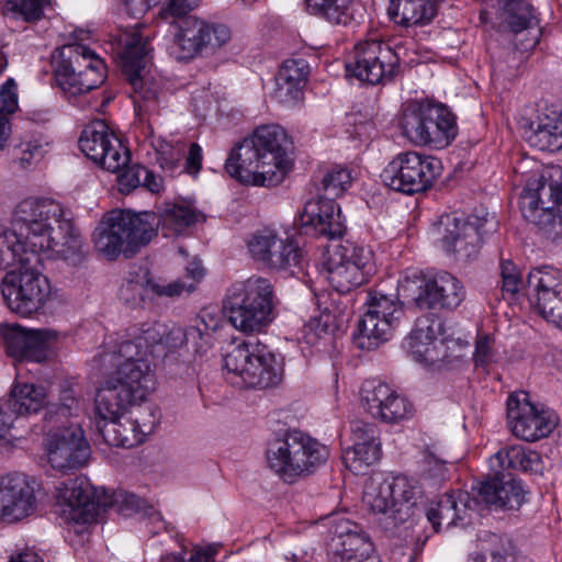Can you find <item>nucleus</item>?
Here are the masks:
<instances>
[{
  "label": "nucleus",
  "instance_id": "obj_1",
  "mask_svg": "<svg viewBox=\"0 0 562 562\" xmlns=\"http://www.w3.org/2000/svg\"><path fill=\"white\" fill-rule=\"evenodd\" d=\"M446 477L445 462L427 457L419 480L406 475L391 480L371 477L362 499L374 522L385 532L396 535L413 526L415 517L424 512L427 495L437 491Z\"/></svg>",
  "mask_w": 562,
  "mask_h": 562
},
{
  "label": "nucleus",
  "instance_id": "obj_2",
  "mask_svg": "<svg viewBox=\"0 0 562 562\" xmlns=\"http://www.w3.org/2000/svg\"><path fill=\"white\" fill-rule=\"evenodd\" d=\"M69 215L70 212L56 200L26 198L13 209L11 223L33 257L53 251L76 263L83 256V239Z\"/></svg>",
  "mask_w": 562,
  "mask_h": 562
},
{
  "label": "nucleus",
  "instance_id": "obj_3",
  "mask_svg": "<svg viewBox=\"0 0 562 562\" xmlns=\"http://www.w3.org/2000/svg\"><path fill=\"white\" fill-rule=\"evenodd\" d=\"M285 143L286 133L280 125L258 126L232 148L225 170L244 184L278 186L290 170Z\"/></svg>",
  "mask_w": 562,
  "mask_h": 562
},
{
  "label": "nucleus",
  "instance_id": "obj_4",
  "mask_svg": "<svg viewBox=\"0 0 562 562\" xmlns=\"http://www.w3.org/2000/svg\"><path fill=\"white\" fill-rule=\"evenodd\" d=\"M520 211L552 241H562V169L543 168L530 177L520 194Z\"/></svg>",
  "mask_w": 562,
  "mask_h": 562
},
{
  "label": "nucleus",
  "instance_id": "obj_5",
  "mask_svg": "<svg viewBox=\"0 0 562 562\" xmlns=\"http://www.w3.org/2000/svg\"><path fill=\"white\" fill-rule=\"evenodd\" d=\"M327 458V447L300 430L276 437L266 450L268 468L286 483L313 474Z\"/></svg>",
  "mask_w": 562,
  "mask_h": 562
},
{
  "label": "nucleus",
  "instance_id": "obj_6",
  "mask_svg": "<svg viewBox=\"0 0 562 562\" xmlns=\"http://www.w3.org/2000/svg\"><path fill=\"white\" fill-rule=\"evenodd\" d=\"M272 299L273 290L269 280L249 278L228 289L224 310L236 329L246 334L261 333L274 318Z\"/></svg>",
  "mask_w": 562,
  "mask_h": 562
},
{
  "label": "nucleus",
  "instance_id": "obj_7",
  "mask_svg": "<svg viewBox=\"0 0 562 562\" xmlns=\"http://www.w3.org/2000/svg\"><path fill=\"white\" fill-rule=\"evenodd\" d=\"M146 27L136 25L124 30L117 37L121 68L134 90V103L144 111H156L161 85L145 75L151 46Z\"/></svg>",
  "mask_w": 562,
  "mask_h": 562
},
{
  "label": "nucleus",
  "instance_id": "obj_8",
  "mask_svg": "<svg viewBox=\"0 0 562 562\" xmlns=\"http://www.w3.org/2000/svg\"><path fill=\"white\" fill-rule=\"evenodd\" d=\"M151 215L113 210L106 213L93 233V243L99 252L110 260L121 252L132 257L153 239Z\"/></svg>",
  "mask_w": 562,
  "mask_h": 562
},
{
  "label": "nucleus",
  "instance_id": "obj_9",
  "mask_svg": "<svg viewBox=\"0 0 562 562\" xmlns=\"http://www.w3.org/2000/svg\"><path fill=\"white\" fill-rule=\"evenodd\" d=\"M52 65L57 86L69 99L98 88L105 80L104 61L82 44L69 43L55 49Z\"/></svg>",
  "mask_w": 562,
  "mask_h": 562
},
{
  "label": "nucleus",
  "instance_id": "obj_10",
  "mask_svg": "<svg viewBox=\"0 0 562 562\" xmlns=\"http://www.w3.org/2000/svg\"><path fill=\"white\" fill-rule=\"evenodd\" d=\"M402 134L416 146L448 147L458 135L456 115L443 104L413 103L403 112Z\"/></svg>",
  "mask_w": 562,
  "mask_h": 562
},
{
  "label": "nucleus",
  "instance_id": "obj_11",
  "mask_svg": "<svg viewBox=\"0 0 562 562\" xmlns=\"http://www.w3.org/2000/svg\"><path fill=\"white\" fill-rule=\"evenodd\" d=\"M465 346L461 339L448 337L442 322L432 315L417 318L405 340V348L414 361L438 369L461 361Z\"/></svg>",
  "mask_w": 562,
  "mask_h": 562
},
{
  "label": "nucleus",
  "instance_id": "obj_12",
  "mask_svg": "<svg viewBox=\"0 0 562 562\" xmlns=\"http://www.w3.org/2000/svg\"><path fill=\"white\" fill-rule=\"evenodd\" d=\"M442 248L456 260L477 258L484 240L497 232L498 221L485 209H476L467 217L445 215L440 217Z\"/></svg>",
  "mask_w": 562,
  "mask_h": 562
},
{
  "label": "nucleus",
  "instance_id": "obj_13",
  "mask_svg": "<svg viewBox=\"0 0 562 562\" xmlns=\"http://www.w3.org/2000/svg\"><path fill=\"white\" fill-rule=\"evenodd\" d=\"M397 291L420 310L456 308L465 297L461 281L447 271L413 272L400 281Z\"/></svg>",
  "mask_w": 562,
  "mask_h": 562
},
{
  "label": "nucleus",
  "instance_id": "obj_14",
  "mask_svg": "<svg viewBox=\"0 0 562 562\" xmlns=\"http://www.w3.org/2000/svg\"><path fill=\"white\" fill-rule=\"evenodd\" d=\"M224 368L249 387H271L281 381V366L269 347L257 338L234 346L224 356Z\"/></svg>",
  "mask_w": 562,
  "mask_h": 562
},
{
  "label": "nucleus",
  "instance_id": "obj_15",
  "mask_svg": "<svg viewBox=\"0 0 562 562\" xmlns=\"http://www.w3.org/2000/svg\"><path fill=\"white\" fill-rule=\"evenodd\" d=\"M35 263L9 271L0 289L5 305L21 316H31L44 308L52 294L49 280Z\"/></svg>",
  "mask_w": 562,
  "mask_h": 562
},
{
  "label": "nucleus",
  "instance_id": "obj_16",
  "mask_svg": "<svg viewBox=\"0 0 562 562\" xmlns=\"http://www.w3.org/2000/svg\"><path fill=\"white\" fill-rule=\"evenodd\" d=\"M440 172L441 162L436 157L404 151L386 165L381 177L392 190L414 194L429 189Z\"/></svg>",
  "mask_w": 562,
  "mask_h": 562
},
{
  "label": "nucleus",
  "instance_id": "obj_17",
  "mask_svg": "<svg viewBox=\"0 0 562 562\" xmlns=\"http://www.w3.org/2000/svg\"><path fill=\"white\" fill-rule=\"evenodd\" d=\"M405 48L394 47L380 41H364L355 46L353 61L346 65L348 74L370 85L391 81L400 71Z\"/></svg>",
  "mask_w": 562,
  "mask_h": 562
},
{
  "label": "nucleus",
  "instance_id": "obj_18",
  "mask_svg": "<svg viewBox=\"0 0 562 562\" xmlns=\"http://www.w3.org/2000/svg\"><path fill=\"white\" fill-rule=\"evenodd\" d=\"M177 32L169 46V54L177 60H189L214 53L231 38L226 25L209 23L189 15L177 23Z\"/></svg>",
  "mask_w": 562,
  "mask_h": 562
},
{
  "label": "nucleus",
  "instance_id": "obj_19",
  "mask_svg": "<svg viewBox=\"0 0 562 562\" xmlns=\"http://www.w3.org/2000/svg\"><path fill=\"white\" fill-rule=\"evenodd\" d=\"M373 270L371 250L349 240L336 246L326 261L327 280L339 293L368 282Z\"/></svg>",
  "mask_w": 562,
  "mask_h": 562
},
{
  "label": "nucleus",
  "instance_id": "obj_20",
  "mask_svg": "<svg viewBox=\"0 0 562 562\" xmlns=\"http://www.w3.org/2000/svg\"><path fill=\"white\" fill-rule=\"evenodd\" d=\"M403 314L400 303L385 294L375 292L370 295L368 310L358 322V331L355 335L361 349H375L386 341Z\"/></svg>",
  "mask_w": 562,
  "mask_h": 562
},
{
  "label": "nucleus",
  "instance_id": "obj_21",
  "mask_svg": "<svg viewBox=\"0 0 562 562\" xmlns=\"http://www.w3.org/2000/svg\"><path fill=\"white\" fill-rule=\"evenodd\" d=\"M56 490L59 515L67 524H91L100 514V509L108 506L105 501L98 497L95 488L85 476L68 480Z\"/></svg>",
  "mask_w": 562,
  "mask_h": 562
},
{
  "label": "nucleus",
  "instance_id": "obj_22",
  "mask_svg": "<svg viewBox=\"0 0 562 562\" xmlns=\"http://www.w3.org/2000/svg\"><path fill=\"white\" fill-rule=\"evenodd\" d=\"M79 147L88 158L110 172L122 171L131 158L130 150L102 121L93 122L82 131Z\"/></svg>",
  "mask_w": 562,
  "mask_h": 562
},
{
  "label": "nucleus",
  "instance_id": "obj_23",
  "mask_svg": "<svg viewBox=\"0 0 562 562\" xmlns=\"http://www.w3.org/2000/svg\"><path fill=\"white\" fill-rule=\"evenodd\" d=\"M507 422L515 437L530 442L549 436L555 427L554 416L532 404L525 391L508 396Z\"/></svg>",
  "mask_w": 562,
  "mask_h": 562
},
{
  "label": "nucleus",
  "instance_id": "obj_24",
  "mask_svg": "<svg viewBox=\"0 0 562 562\" xmlns=\"http://www.w3.org/2000/svg\"><path fill=\"white\" fill-rule=\"evenodd\" d=\"M527 285L539 315L562 330V270L552 266L535 268L527 277Z\"/></svg>",
  "mask_w": 562,
  "mask_h": 562
},
{
  "label": "nucleus",
  "instance_id": "obj_25",
  "mask_svg": "<svg viewBox=\"0 0 562 562\" xmlns=\"http://www.w3.org/2000/svg\"><path fill=\"white\" fill-rule=\"evenodd\" d=\"M5 352L15 360L44 362L54 352L57 335L48 329H27L20 325H1Z\"/></svg>",
  "mask_w": 562,
  "mask_h": 562
},
{
  "label": "nucleus",
  "instance_id": "obj_26",
  "mask_svg": "<svg viewBox=\"0 0 562 562\" xmlns=\"http://www.w3.org/2000/svg\"><path fill=\"white\" fill-rule=\"evenodd\" d=\"M247 246L257 262L272 270H289L302 259V250L293 238H282L271 229L255 233Z\"/></svg>",
  "mask_w": 562,
  "mask_h": 562
},
{
  "label": "nucleus",
  "instance_id": "obj_27",
  "mask_svg": "<svg viewBox=\"0 0 562 562\" xmlns=\"http://www.w3.org/2000/svg\"><path fill=\"white\" fill-rule=\"evenodd\" d=\"M122 361L117 364L115 375L112 379L120 383L128 395L136 403L146 398L155 390L156 380L148 358L137 356V351L132 345L117 347L114 351Z\"/></svg>",
  "mask_w": 562,
  "mask_h": 562
},
{
  "label": "nucleus",
  "instance_id": "obj_28",
  "mask_svg": "<svg viewBox=\"0 0 562 562\" xmlns=\"http://www.w3.org/2000/svg\"><path fill=\"white\" fill-rule=\"evenodd\" d=\"M361 403L374 419L387 424L398 423L413 414L411 402L383 382L366 381L361 387Z\"/></svg>",
  "mask_w": 562,
  "mask_h": 562
},
{
  "label": "nucleus",
  "instance_id": "obj_29",
  "mask_svg": "<svg viewBox=\"0 0 562 562\" xmlns=\"http://www.w3.org/2000/svg\"><path fill=\"white\" fill-rule=\"evenodd\" d=\"M37 507L34 487L27 476L11 473L0 476V520L16 522L33 515Z\"/></svg>",
  "mask_w": 562,
  "mask_h": 562
},
{
  "label": "nucleus",
  "instance_id": "obj_30",
  "mask_svg": "<svg viewBox=\"0 0 562 562\" xmlns=\"http://www.w3.org/2000/svg\"><path fill=\"white\" fill-rule=\"evenodd\" d=\"M46 451L49 464L60 471L85 465L91 452L80 427L52 434L47 439Z\"/></svg>",
  "mask_w": 562,
  "mask_h": 562
},
{
  "label": "nucleus",
  "instance_id": "obj_31",
  "mask_svg": "<svg viewBox=\"0 0 562 562\" xmlns=\"http://www.w3.org/2000/svg\"><path fill=\"white\" fill-rule=\"evenodd\" d=\"M329 559L375 555L374 546L363 528L346 517L330 519Z\"/></svg>",
  "mask_w": 562,
  "mask_h": 562
},
{
  "label": "nucleus",
  "instance_id": "obj_32",
  "mask_svg": "<svg viewBox=\"0 0 562 562\" xmlns=\"http://www.w3.org/2000/svg\"><path fill=\"white\" fill-rule=\"evenodd\" d=\"M301 221L307 233L328 239L340 238L346 231L340 207L333 198L306 202Z\"/></svg>",
  "mask_w": 562,
  "mask_h": 562
},
{
  "label": "nucleus",
  "instance_id": "obj_33",
  "mask_svg": "<svg viewBox=\"0 0 562 562\" xmlns=\"http://www.w3.org/2000/svg\"><path fill=\"white\" fill-rule=\"evenodd\" d=\"M471 499L468 493L454 492L442 495L435 506L426 510L427 520L432 525L435 531L441 526L446 528L465 526L471 520Z\"/></svg>",
  "mask_w": 562,
  "mask_h": 562
},
{
  "label": "nucleus",
  "instance_id": "obj_34",
  "mask_svg": "<svg viewBox=\"0 0 562 562\" xmlns=\"http://www.w3.org/2000/svg\"><path fill=\"white\" fill-rule=\"evenodd\" d=\"M477 497L487 506L513 510L524 504L526 493L520 481L512 477L506 480L505 475L495 474L480 484Z\"/></svg>",
  "mask_w": 562,
  "mask_h": 562
},
{
  "label": "nucleus",
  "instance_id": "obj_35",
  "mask_svg": "<svg viewBox=\"0 0 562 562\" xmlns=\"http://www.w3.org/2000/svg\"><path fill=\"white\" fill-rule=\"evenodd\" d=\"M151 215L153 238L160 229L164 237H173L184 234L193 226L200 214L192 207L183 204H166L158 214L146 212Z\"/></svg>",
  "mask_w": 562,
  "mask_h": 562
},
{
  "label": "nucleus",
  "instance_id": "obj_36",
  "mask_svg": "<svg viewBox=\"0 0 562 562\" xmlns=\"http://www.w3.org/2000/svg\"><path fill=\"white\" fill-rule=\"evenodd\" d=\"M136 404L120 383L110 378L97 390L94 412L100 420L108 422L122 417L128 407Z\"/></svg>",
  "mask_w": 562,
  "mask_h": 562
},
{
  "label": "nucleus",
  "instance_id": "obj_37",
  "mask_svg": "<svg viewBox=\"0 0 562 562\" xmlns=\"http://www.w3.org/2000/svg\"><path fill=\"white\" fill-rule=\"evenodd\" d=\"M494 26L501 32L520 33L538 25V19L527 0H499Z\"/></svg>",
  "mask_w": 562,
  "mask_h": 562
},
{
  "label": "nucleus",
  "instance_id": "obj_38",
  "mask_svg": "<svg viewBox=\"0 0 562 562\" xmlns=\"http://www.w3.org/2000/svg\"><path fill=\"white\" fill-rule=\"evenodd\" d=\"M526 139L539 150L562 149V111L539 116L536 126L526 132Z\"/></svg>",
  "mask_w": 562,
  "mask_h": 562
},
{
  "label": "nucleus",
  "instance_id": "obj_39",
  "mask_svg": "<svg viewBox=\"0 0 562 562\" xmlns=\"http://www.w3.org/2000/svg\"><path fill=\"white\" fill-rule=\"evenodd\" d=\"M48 403L46 389L27 382H15L7 405L15 415L25 416L38 413Z\"/></svg>",
  "mask_w": 562,
  "mask_h": 562
},
{
  "label": "nucleus",
  "instance_id": "obj_40",
  "mask_svg": "<svg viewBox=\"0 0 562 562\" xmlns=\"http://www.w3.org/2000/svg\"><path fill=\"white\" fill-rule=\"evenodd\" d=\"M389 15L404 26L430 22L437 13L436 0H391Z\"/></svg>",
  "mask_w": 562,
  "mask_h": 562
},
{
  "label": "nucleus",
  "instance_id": "obj_41",
  "mask_svg": "<svg viewBox=\"0 0 562 562\" xmlns=\"http://www.w3.org/2000/svg\"><path fill=\"white\" fill-rule=\"evenodd\" d=\"M42 259L30 254V248L24 246V239L18 229L0 226V269L14 266L24 267L32 263L38 265Z\"/></svg>",
  "mask_w": 562,
  "mask_h": 562
},
{
  "label": "nucleus",
  "instance_id": "obj_42",
  "mask_svg": "<svg viewBox=\"0 0 562 562\" xmlns=\"http://www.w3.org/2000/svg\"><path fill=\"white\" fill-rule=\"evenodd\" d=\"M494 459L504 470L533 474L541 473L543 470L541 456L522 445L506 446L494 454Z\"/></svg>",
  "mask_w": 562,
  "mask_h": 562
},
{
  "label": "nucleus",
  "instance_id": "obj_43",
  "mask_svg": "<svg viewBox=\"0 0 562 562\" xmlns=\"http://www.w3.org/2000/svg\"><path fill=\"white\" fill-rule=\"evenodd\" d=\"M168 333V326L159 322L144 323L140 327H135L128 331L119 347L132 345L137 351V356L148 358L156 349L161 350L165 335Z\"/></svg>",
  "mask_w": 562,
  "mask_h": 562
},
{
  "label": "nucleus",
  "instance_id": "obj_44",
  "mask_svg": "<svg viewBox=\"0 0 562 562\" xmlns=\"http://www.w3.org/2000/svg\"><path fill=\"white\" fill-rule=\"evenodd\" d=\"M98 429L102 434L104 440L111 445L123 448H132L144 441V436L136 428L132 418H114L113 420L98 423Z\"/></svg>",
  "mask_w": 562,
  "mask_h": 562
},
{
  "label": "nucleus",
  "instance_id": "obj_45",
  "mask_svg": "<svg viewBox=\"0 0 562 562\" xmlns=\"http://www.w3.org/2000/svg\"><path fill=\"white\" fill-rule=\"evenodd\" d=\"M352 0H305L310 14L324 19L330 24L346 25L351 14L349 5Z\"/></svg>",
  "mask_w": 562,
  "mask_h": 562
},
{
  "label": "nucleus",
  "instance_id": "obj_46",
  "mask_svg": "<svg viewBox=\"0 0 562 562\" xmlns=\"http://www.w3.org/2000/svg\"><path fill=\"white\" fill-rule=\"evenodd\" d=\"M380 457V443H352L344 451L342 461L351 472L360 474Z\"/></svg>",
  "mask_w": 562,
  "mask_h": 562
},
{
  "label": "nucleus",
  "instance_id": "obj_47",
  "mask_svg": "<svg viewBox=\"0 0 562 562\" xmlns=\"http://www.w3.org/2000/svg\"><path fill=\"white\" fill-rule=\"evenodd\" d=\"M48 3L49 0H7L4 12L14 19L34 22L43 16V10Z\"/></svg>",
  "mask_w": 562,
  "mask_h": 562
},
{
  "label": "nucleus",
  "instance_id": "obj_48",
  "mask_svg": "<svg viewBox=\"0 0 562 562\" xmlns=\"http://www.w3.org/2000/svg\"><path fill=\"white\" fill-rule=\"evenodd\" d=\"M18 109L16 83L8 79L0 88V149L9 136V124L3 113H13Z\"/></svg>",
  "mask_w": 562,
  "mask_h": 562
},
{
  "label": "nucleus",
  "instance_id": "obj_49",
  "mask_svg": "<svg viewBox=\"0 0 562 562\" xmlns=\"http://www.w3.org/2000/svg\"><path fill=\"white\" fill-rule=\"evenodd\" d=\"M353 178L351 171L339 166L329 169L322 179V187L327 198L342 194L351 186Z\"/></svg>",
  "mask_w": 562,
  "mask_h": 562
},
{
  "label": "nucleus",
  "instance_id": "obj_50",
  "mask_svg": "<svg viewBox=\"0 0 562 562\" xmlns=\"http://www.w3.org/2000/svg\"><path fill=\"white\" fill-rule=\"evenodd\" d=\"M488 547L482 553V562H513L515 548L510 540L497 536L488 535Z\"/></svg>",
  "mask_w": 562,
  "mask_h": 562
},
{
  "label": "nucleus",
  "instance_id": "obj_51",
  "mask_svg": "<svg viewBox=\"0 0 562 562\" xmlns=\"http://www.w3.org/2000/svg\"><path fill=\"white\" fill-rule=\"evenodd\" d=\"M113 505L116 507L119 514L125 517H130L135 514L144 516L145 508L149 507L144 499L125 491H119L113 494Z\"/></svg>",
  "mask_w": 562,
  "mask_h": 562
},
{
  "label": "nucleus",
  "instance_id": "obj_52",
  "mask_svg": "<svg viewBox=\"0 0 562 562\" xmlns=\"http://www.w3.org/2000/svg\"><path fill=\"white\" fill-rule=\"evenodd\" d=\"M502 291L510 296L519 292L524 284L521 271L512 260H502L499 265Z\"/></svg>",
  "mask_w": 562,
  "mask_h": 562
},
{
  "label": "nucleus",
  "instance_id": "obj_53",
  "mask_svg": "<svg viewBox=\"0 0 562 562\" xmlns=\"http://www.w3.org/2000/svg\"><path fill=\"white\" fill-rule=\"evenodd\" d=\"M307 77V64L304 59H289L280 67L276 78L303 87Z\"/></svg>",
  "mask_w": 562,
  "mask_h": 562
},
{
  "label": "nucleus",
  "instance_id": "obj_54",
  "mask_svg": "<svg viewBox=\"0 0 562 562\" xmlns=\"http://www.w3.org/2000/svg\"><path fill=\"white\" fill-rule=\"evenodd\" d=\"M134 415L135 417L132 420L144 437L154 431L159 420L158 409L151 404L138 406Z\"/></svg>",
  "mask_w": 562,
  "mask_h": 562
},
{
  "label": "nucleus",
  "instance_id": "obj_55",
  "mask_svg": "<svg viewBox=\"0 0 562 562\" xmlns=\"http://www.w3.org/2000/svg\"><path fill=\"white\" fill-rule=\"evenodd\" d=\"M350 430L353 443H380L379 430L373 424L355 420L350 424Z\"/></svg>",
  "mask_w": 562,
  "mask_h": 562
},
{
  "label": "nucleus",
  "instance_id": "obj_56",
  "mask_svg": "<svg viewBox=\"0 0 562 562\" xmlns=\"http://www.w3.org/2000/svg\"><path fill=\"white\" fill-rule=\"evenodd\" d=\"M60 413L64 416H70L76 414L82 405V398L79 390L72 385L66 384L61 387L59 394Z\"/></svg>",
  "mask_w": 562,
  "mask_h": 562
},
{
  "label": "nucleus",
  "instance_id": "obj_57",
  "mask_svg": "<svg viewBox=\"0 0 562 562\" xmlns=\"http://www.w3.org/2000/svg\"><path fill=\"white\" fill-rule=\"evenodd\" d=\"M145 173L146 168L138 165L124 169L117 177L120 191L127 193L142 186Z\"/></svg>",
  "mask_w": 562,
  "mask_h": 562
},
{
  "label": "nucleus",
  "instance_id": "obj_58",
  "mask_svg": "<svg viewBox=\"0 0 562 562\" xmlns=\"http://www.w3.org/2000/svg\"><path fill=\"white\" fill-rule=\"evenodd\" d=\"M150 290L158 296L177 297L183 293L194 291V283L179 279L168 284L151 283Z\"/></svg>",
  "mask_w": 562,
  "mask_h": 562
},
{
  "label": "nucleus",
  "instance_id": "obj_59",
  "mask_svg": "<svg viewBox=\"0 0 562 562\" xmlns=\"http://www.w3.org/2000/svg\"><path fill=\"white\" fill-rule=\"evenodd\" d=\"M199 0H169L168 3L161 8L159 14L164 19L173 18L179 21L189 16V12L196 8Z\"/></svg>",
  "mask_w": 562,
  "mask_h": 562
},
{
  "label": "nucleus",
  "instance_id": "obj_60",
  "mask_svg": "<svg viewBox=\"0 0 562 562\" xmlns=\"http://www.w3.org/2000/svg\"><path fill=\"white\" fill-rule=\"evenodd\" d=\"M303 87L276 78V99L283 104H295L303 94Z\"/></svg>",
  "mask_w": 562,
  "mask_h": 562
},
{
  "label": "nucleus",
  "instance_id": "obj_61",
  "mask_svg": "<svg viewBox=\"0 0 562 562\" xmlns=\"http://www.w3.org/2000/svg\"><path fill=\"white\" fill-rule=\"evenodd\" d=\"M158 162L164 170L172 172L180 164L184 154L183 146L173 147L169 144L161 146L157 151Z\"/></svg>",
  "mask_w": 562,
  "mask_h": 562
},
{
  "label": "nucleus",
  "instance_id": "obj_62",
  "mask_svg": "<svg viewBox=\"0 0 562 562\" xmlns=\"http://www.w3.org/2000/svg\"><path fill=\"white\" fill-rule=\"evenodd\" d=\"M186 348L196 355L204 353L209 348L210 335L195 326L187 327Z\"/></svg>",
  "mask_w": 562,
  "mask_h": 562
},
{
  "label": "nucleus",
  "instance_id": "obj_63",
  "mask_svg": "<svg viewBox=\"0 0 562 562\" xmlns=\"http://www.w3.org/2000/svg\"><path fill=\"white\" fill-rule=\"evenodd\" d=\"M492 339L487 335L480 336L475 342L474 361L476 366L486 367L494 360Z\"/></svg>",
  "mask_w": 562,
  "mask_h": 562
},
{
  "label": "nucleus",
  "instance_id": "obj_64",
  "mask_svg": "<svg viewBox=\"0 0 562 562\" xmlns=\"http://www.w3.org/2000/svg\"><path fill=\"white\" fill-rule=\"evenodd\" d=\"M45 153V145L41 140H30L22 144L20 161L22 166L31 165L32 162L41 160Z\"/></svg>",
  "mask_w": 562,
  "mask_h": 562
}]
</instances>
